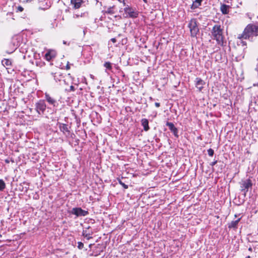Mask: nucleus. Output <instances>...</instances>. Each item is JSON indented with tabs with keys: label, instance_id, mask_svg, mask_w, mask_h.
Listing matches in <instances>:
<instances>
[{
	"label": "nucleus",
	"instance_id": "1",
	"mask_svg": "<svg viewBox=\"0 0 258 258\" xmlns=\"http://www.w3.org/2000/svg\"><path fill=\"white\" fill-rule=\"evenodd\" d=\"M258 36V23L249 24L245 28L243 33L238 36V38L248 39L253 41L254 37Z\"/></svg>",
	"mask_w": 258,
	"mask_h": 258
},
{
	"label": "nucleus",
	"instance_id": "2",
	"mask_svg": "<svg viewBox=\"0 0 258 258\" xmlns=\"http://www.w3.org/2000/svg\"><path fill=\"white\" fill-rule=\"evenodd\" d=\"M223 30L220 25H215L212 30V37L213 39L216 40L218 44L222 45L223 43L224 36Z\"/></svg>",
	"mask_w": 258,
	"mask_h": 258
},
{
	"label": "nucleus",
	"instance_id": "3",
	"mask_svg": "<svg viewBox=\"0 0 258 258\" xmlns=\"http://www.w3.org/2000/svg\"><path fill=\"white\" fill-rule=\"evenodd\" d=\"M188 27L189 28L190 35L191 37H196L199 32L197 22L196 19H192L189 21Z\"/></svg>",
	"mask_w": 258,
	"mask_h": 258
},
{
	"label": "nucleus",
	"instance_id": "4",
	"mask_svg": "<svg viewBox=\"0 0 258 258\" xmlns=\"http://www.w3.org/2000/svg\"><path fill=\"white\" fill-rule=\"evenodd\" d=\"M36 110L39 114H42L45 110L46 106L44 100H40L35 104Z\"/></svg>",
	"mask_w": 258,
	"mask_h": 258
},
{
	"label": "nucleus",
	"instance_id": "5",
	"mask_svg": "<svg viewBox=\"0 0 258 258\" xmlns=\"http://www.w3.org/2000/svg\"><path fill=\"white\" fill-rule=\"evenodd\" d=\"M241 190L243 191L245 195L246 192L248 191V188L252 186V183L251 180L248 179L245 180H242L241 183Z\"/></svg>",
	"mask_w": 258,
	"mask_h": 258
},
{
	"label": "nucleus",
	"instance_id": "6",
	"mask_svg": "<svg viewBox=\"0 0 258 258\" xmlns=\"http://www.w3.org/2000/svg\"><path fill=\"white\" fill-rule=\"evenodd\" d=\"M72 213L79 216H85L88 215V212L82 209L81 208H74L72 210Z\"/></svg>",
	"mask_w": 258,
	"mask_h": 258
},
{
	"label": "nucleus",
	"instance_id": "7",
	"mask_svg": "<svg viewBox=\"0 0 258 258\" xmlns=\"http://www.w3.org/2000/svg\"><path fill=\"white\" fill-rule=\"evenodd\" d=\"M124 11L126 15L125 17H130L132 18H136L137 17L138 14L135 12L132 8L128 6L125 7Z\"/></svg>",
	"mask_w": 258,
	"mask_h": 258
},
{
	"label": "nucleus",
	"instance_id": "8",
	"mask_svg": "<svg viewBox=\"0 0 258 258\" xmlns=\"http://www.w3.org/2000/svg\"><path fill=\"white\" fill-rule=\"evenodd\" d=\"M56 56V52L55 51L52 50H48L47 53L45 54V58L47 61H50L52 58H54Z\"/></svg>",
	"mask_w": 258,
	"mask_h": 258
},
{
	"label": "nucleus",
	"instance_id": "9",
	"mask_svg": "<svg viewBox=\"0 0 258 258\" xmlns=\"http://www.w3.org/2000/svg\"><path fill=\"white\" fill-rule=\"evenodd\" d=\"M205 84V82L201 78H197L196 79V86L200 91H202Z\"/></svg>",
	"mask_w": 258,
	"mask_h": 258
},
{
	"label": "nucleus",
	"instance_id": "10",
	"mask_svg": "<svg viewBox=\"0 0 258 258\" xmlns=\"http://www.w3.org/2000/svg\"><path fill=\"white\" fill-rule=\"evenodd\" d=\"M166 125L169 127L170 130L173 133L174 135L177 137V129L175 127L174 124L172 122H167Z\"/></svg>",
	"mask_w": 258,
	"mask_h": 258
},
{
	"label": "nucleus",
	"instance_id": "11",
	"mask_svg": "<svg viewBox=\"0 0 258 258\" xmlns=\"http://www.w3.org/2000/svg\"><path fill=\"white\" fill-rule=\"evenodd\" d=\"M83 2V0H71V4L73 6L74 8L76 9L80 8Z\"/></svg>",
	"mask_w": 258,
	"mask_h": 258
},
{
	"label": "nucleus",
	"instance_id": "12",
	"mask_svg": "<svg viewBox=\"0 0 258 258\" xmlns=\"http://www.w3.org/2000/svg\"><path fill=\"white\" fill-rule=\"evenodd\" d=\"M45 99L47 102L50 104L53 105L54 106L55 105L56 101L55 99L51 97L48 94L45 93Z\"/></svg>",
	"mask_w": 258,
	"mask_h": 258
},
{
	"label": "nucleus",
	"instance_id": "13",
	"mask_svg": "<svg viewBox=\"0 0 258 258\" xmlns=\"http://www.w3.org/2000/svg\"><path fill=\"white\" fill-rule=\"evenodd\" d=\"M229 6L225 4L221 5L220 10L222 14H227L229 13Z\"/></svg>",
	"mask_w": 258,
	"mask_h": 258
},
{
	"label": "nucleus",
	"instance_id": "14",
	"mask_svg": "<svg viewBox=\"0 0 258 258\" xmlns=\"http://www.w3.org/2000/svg\"><path fill=\"white\" fill-rule=\"evenodd\" d=\"M141 122H142V125L144 127V130L145 131H148L149 129V126L148 125L149 122H148V119H147L146 118L142 119L141 120Z\"/></svg>",
	"mask_w": 258,
	"mask_h": 258
},
{
	"label": "nucleus",
	"instance_id": "15",
	"mask_svg": "<svg viewBox=\"0 0 258 258\" xmlns=\"http://www.w3.org/2000/svg\"><path fill=\"white\" fill-rule=\"evenodd\" d=\"M202 1L203 0H195L194 1L191 6V9H195L198 8L199 6H201Z\"/></svg>",
	"mask_w": 258,
	"mask_h": 258
},
{
	"label": "nucleus",
	"instance_id": "16",
	"mask_svg": "<svg viewBox=\"0 0 258 258\" xmlns=\"http://www.w3.org/2000/svg\"><path fill=\"white\" fill-rule=\"evenodd\" d=\"M240 220V218H238L237 220H236L235 221H232L229 224L228 227L229 228H236L237 224H238Z\"/></svg>",
	"mask_w": 258,
	"mask_h": 258
},
{
	"label": "nucleus",
	"instance_id": "17",
	"mask_svg": "<svg viewBox=\"0 0 258 258\" xmlns=\"http://www.w3.org/2000/svg\"><path fill=\"white\" fill-rule=\"evenodd\" d=\"M63 77L61 74L59 73H55L54 75V80L57 82H60L63 79Z\"/></svg>",
	"mask_w": 258,
	"mask_h": 258
},
{
	"label": "nucleus",
	"instance_id": "18",
	"mask_svg": "<svg viewBox=\"0 0 258 258\" xmlns=\"http://www.w3.org/2000/svg\"><path fill=\"white\" fill-rule=\"evenodd\" d=\"M114 6L110 7L107 8V9L105 11L104 13L109 14H113L115 13L114 11Z\"/></svg>",
	"mask_w": 258,
	"mask_h": 258
},
{
	"label": "nucleus",
	"instance_id": "19",
	"mask_svg": "<svg viewBox=\"0 0 258 258\" xmlns=\"http://www.w3.org/2000/svg\"><path fill=\"white\" fill-rule=\"evenodd\" d=\"M59 127L60 131L63 132V133L68 132L69 131L67 125L65 124H61L60 125Z\"/></svg>",
	"mask_w": 258,
	"mask_h": 258
},
{
	"label": "nucleus",
	"instance_id": "20",
	"mask_svg": "<svg viewBox=\"0 0 258 258\" xmlns=\"http://www.w3.org/2000/svg\"><path fill=\"white\" fill-rule=\"evenodd\" d=\"M5 187L6 184L5 182L2 179H0V191L3 190Z\"/></svg>",
	"mask_w": 258,
	"mask_h": 258
},
{
	"label": "nucleus",
	"instance_id": "21",
	"mask_svg": "<svg viewBox=\"0 0 258 258\" xmlns=\"http://www.w3.org/2000/svg\"><path fill=\"white\" fill-rule=\"evenodd\" d=\"M85 13H81L80 14H75L73 15V18L78 19L79 17H84Z\"/></svg>",
	"mask_w": 258,
	"mask_h": 258
},
{
	"label": "nucleus",
	"instance_id": "22",
	"mask_svg": "<svg viewBox=\"0 0 258 258\" xmlns=\"http://www.w3.org/2000/svg\"><path fill=\"white\" fill-rule=\"evenodd\" d=\"M104 67L108 70H111L112 69L111 64L109 62H106L104 64Z\"/></svg>",
	"mask_w": 258,
	"mask_h": 258
},
{
	"label": "nucleus",
	"instance_id": "23",
	"mask_svg": "<svg viewBox=\"0 0 258 258\" xmlns=\"http://www.w3.org/2000/svg\"><path fill=\"white\" fill-rule=\"evenodd\" d=\"M208 153L210 156H213L214 153V150L212 149H209L208 150Z\"/></svg>",
	"mask_w": 258,
	"mask_h": 258
},
{
	"label": "nucleus",
	"instance_id": "24",
	"mask_svg": "<svg viewBox=\"0 0 258 258\" xmlns=\"http://www.w3.org/2000/svg\"><path fill=\"white\" fill-rule=\"evenodd\" d=\"M84 247V244L81 242H78V247L79 249H81Z\"/></svg>",
	"mask_w": 258,
	"mask_h": 258
},
{
	"label": "nucleus",
	"instance_id": "25",
	"mask_svg": "<svg viewBox=\"0 0 258 258\" xmlns=\"http://www.w3.org/2000/svg\"><path fill=\"white\" fill-rule=\"evenodd\" d=\"M119 183L120 184H121L125 189H126L128 188V185L125 184L124 183H123L120 180H119Z\"/></svg>",
	"mask_w": 258,
	"mask_h": 258
},
{
	"label": "nucleus",
	"instance_id": "26",
	"mask_svg": "<svg viewBox=\"0 0 258 258\" xmlns=\"http://www.w3.org/2000/svg\"><path fill=\"white\" fill-rule=\"evenodd\" d=\"M23 10H24L23 8L21 6H19L17 8L18 11L22 12L23 11Z\"/></svg>",
	"mask_w": 258,
	"mask_h": 258
},
{
	"label": "nucleus",
	"instance_id": "27",
	"mask_svg": "<svg viewBox=\"0 0 258 258\" xmlns=\"http://www.w3.org/2000/svg\"><path fill=\"white\" fill-rule=\"evenodd\" d=\"M66 69L68 70L70 69V67L69 62H68V63H67V64L66 66Z\"/></svg>",
	"mask_w": 258,
	"mask_h": 258
},
{
	"label": "nucleus",
	"instance_id": "28",
	"mask_svg": "<svg viewBox=\"0 0 258 258\" xmlns=\"http://www.w3.org/2000/svg\"><path fill=\"white\" fill-rule=\"evenodd\" d=\"M70 90L72 91H75V87L73 86H71Z\"/></svg>",
	"mask_w": 258,
	"mask_h": 258
},
{
	"label": "nucleus",
	"instance_id": "29",
	"mask_svg": "<svg viewBox=\"0 0 258 258\" xmlns=\"http://www.w3.org/2000/svg\"><path fill=\"white\" fill-rule=\"evenodd\" d=\"M155 105L156 107H159L160 105V103H158V102H156L155 103Z\"/></svg>",
	"mask_w": 258,
	"mask_h": 258
},
{
	"label": "nucleus",
	"instance_id": "30",
	"mask_svg": "<svg viewBox=\"0 0 258 258\" xmlns=\"http://www.w3.org/2000/svg\"><path fill=\"white\" fill-rule=\"evenodd\" d=\"M111 41L112 42L115 43V42H116V39H115V38H111Z\"/></svg>",
	"mask_w": 258,
	"mask_h": 258
},
{
	"label": "nucleus",
	"instance_id": "31",
	"mask_svg": "<svg viewBox=\"0 0 258 258\" xmlns=\"http://www.w3.org/2000/svg\"><path fill=\"white\" fill-rule=\"evenodd\" d=\"M216 163H217V161H215L213 162L211 164V165L212 166H214V165H215Z\"/></svg>",
	"mask_w": 258,
	"mask_h": 258
},
{
	"label": "nucleus",
	"instance_id": "32",
	"mask_svg": "<svg viewBox=\"0 0 258 258\" xmlns=\"http://www.w3.org/2000/svg\"><path fill=\"white\" fill-rule=\"evenodd\" d=\"M9 60H6V63L7 65H9Z\"/></svg>",
	"mask_w": 258,
	"mask_h": 258
},
{
	"label": "nucleus",
	"instance_id": "33",
	"mask_svg": "<svg viewBox=\"0 0 258 258\" xmlns=\"http://www.w3.org/2000/svg\"><path fill=\"white\" fill-rule=\"evenodd\" d=\"M6 162L7 163H9V161L8 160H5Z\"/></svg>",
	"mask_w": 258,
	"mask_h": 258
},
{
	"label": "nucleus",
	"instance_id": "34",
	"mask_svg": "<svg viewBox=\"0 0 258 258\" xmlns=\"http://www.w3.org/2000/svg\"><path fill=\"white\" fill-rule=\"evenodd\" d=\"M145 3H147V0H143Z\"/></svg>",
	"mask_w": 258,
	"mask_h": 258
}]
</instances>
